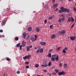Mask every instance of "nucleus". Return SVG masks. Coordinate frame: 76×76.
<instances>
[{"instance_id": "obj_1", "label": "nucleus", "mask_w": 76, "mask_h": 76, "mask_svg": "<svg viewBox=\"0 0 76 76\" xmlns=\"http://www.w3.org/2000/svg\"><path fill=\"white\" fill-rule=\"evenodd\" d=\"M44 65L42 64V67H47L48 66V61H45L43 63Z\"/></svg>"}, {"instance_id": "obj_2", "label": "nucleus", "mask_w": 76, "mask_h": 76, "mask_svg": "<svg viewBox=\"0 0 76 76\" xmlns=\"http://www.w3.org/2000/svg\"><path fill=\"white\" fill-rule=\"evenodd\" d=\"M74 20H75V19L73 18V17H69L68 18L67 21L68 22H70V21L71 20L73 22H74Z\"/></svg>"}, {"instance_id": "obj_3", "label": "nucleus", "mask_w": 76, "mask_h": 76, "mask_svg": "<svg viewBox=\"0 0 76 76\" xmlns=\"http://www.w3.org/2000/svg\"><path fill=\"white\" fill-rule=\"evenodd\" d=\"M61 10H62L63 12H66V9L62 7L61 8Z\"/></svg>"}, {"instance_id": "obj_4", "label": "nucleus", "mask_w": 76, "mask_h": 76, "mask_svg": "<svg viewBox=\"0 0 76 76\" xmlns=\"http://www.w3.org/2000/svg\"><path fill=\"white\" fill-rule=\"evenodd\" d=\"M66 33V30H63L61 31V32L59 34V35H61V34L63 35H64V34Z\"/></svg>"}, {"instance_id": "obj_5", "label": "nucleus", "mask_w": 76, "mask_h": 76, "mask_svg": "<svg viewBox=\"0 0 76 76\" xmlns=\"http://www.w3.org/2000/svg\"><path fill=\"white\" fill-rule=\"evenodd\" d=\"M58 74L59 76L60 75H63L65 74V72H64V71H62V72H58Z\"/></svg>"}, {"instance_id": "obj_6", "label": "nucleus", "mask_w": 76, "mask_h": 76, "mask_svg": "<svg viewBox=\"0 0 76 76\" xmlns=\"http://www.w3.org/2000/svg\"><path fill=\"white\" fill-rule=\"evenodd\" d=\"M76 38V36H72L70 37V39H71V40H72V41H74V40L75 39V38Z\"/></svg>"}, {"instance_id": "obj_7", "label": "nucleus", "mask_w": 76, "mask_h": 76, "mask_svg": "<svg viewBox=\"0 0 76 76\" xmlns=\"http://www.w3.org/2000/svg\"><path fill=\"white\" fill-rule=\"evenodd\" d=\"M23 38L24 39H25V38H26V33L25 32H24L23 34Z\"/></svg>"}, {"instance_id": "obj_8", "label": "nucleus", "mask_w": 76, "mask_h": 76, "mask_svg": "<svg viewBox=\"0 0 76 76\" xmlns=\"http://www.w3.org/2000/svg\"><path fill=\"white\" fill-rule=\"evenodd\" d=\"M56 37V34H53L51 36V38L52 39H54Z\"/></svg>"}, {"instance_id": "obj_9", "label": "nucleus", "mask_w": 76, "mask_h": 76, "mask_svg": "<svg viewBox=\"0 0 76 76\" xmlns=\"http://www.w3.org/2000/svg\"><path fill=\"white\" fill-rule=\"evenodd\" d=\"M45 9H48L49 8V6L47 5H45L44 6Z\"/></svg>"}, {"instance_id": "obj_10", "label": "nucleus", "mask_w": 76, "mask_h": 76, "mask_svg": "<svg viewBox=\"0 0 76 76\" xmlns=\"http://www.w3.org/2000/svg\"><path fill=\"white\" fill-rule=\"evenodd\" d=\"M31 40L32 42H34L35 41H36V40H37L36 39H35V38L34 37H32L31 38Z\"/></svg>"}, {"instance_id": "obj_11", "label": "nucleus", "mask_w": 76, "mask_h": 76, "mask_svg": "<svg viewBox=\"0 0 76 76\" xmlns=\"http://www.w3.org/2000/svg\"><path fill=\"white\" fill-rule=\"evenodd\" d=\"M39 44L42 45H45L46 44V43L45 42H41L39 43Z\"/></svg>"}, {"instance_id": "obj_12", "label": "nucleus", "mask_w": 76, "mask_h": 76, "mask_svg": "<svg viewBox=\"0 0 76 76\" xmlns=\"http://www.w3.org/2000/svg\"><path fill=\"white\" fill-rule=\"evenodd\" d=\"M44 51V49L42 48H41L39 49V52L41 53H43Z\"/></svg>"}, {"instance_id": "obj_13", "label": "nucleus", "mask_w": 76, "mask_h": 76, "mask_svg": "<svg viewBox=\"0 0 76 76\" xmlns=\"http://www.w3.org/2000/svg\"><path fill=\"white\" fill-rule=\"evenodd\" d=\"M26 45V43L24 42L23 41L22 42V47H25V45Z\"/></svg>"}, {"instance_id": "obj_14", "label": "nucleus", "mask_w": 76, "mask_h": 76, "mask_svg": "<svg viewBox=\"0 0 76 76\" xmlns=\"http://www.w3.org/2000/svg\"><path fill=\"white\" fill-rule=\"evenodd\" d=\"M36 30L37 32H39L40 31V29H39V28L38 27L37 28H36Z\"/></svg>"}, {"instance_id": "obj_15", "label": "nucleus", "mask_w": 76, "mask_h": 76, "mask_svg": "<svg viewBox=\"0 0 76 76\" xmlns=\"http://www.w3.org/2000/svg\"><path fill=\"white\" fill-rule=\"evenodd\" d=\"M57 6H58V4H56L53 6V7H54V8H56Z\"/></svg>"}, {"instance_id": "obj_16", "label": "nucleus", "mask_w": 76, "mask_h": 76, "mask_svg": "<svg viewBox=\"0 0 76 76\" xmlns=\"http://www.w3.org/2000/svg\"><path fill=\"white\" fill-rule=\"evenodd\" d=\"M52 57L54 58H56L57 57V55H53L52 56Z\"/></svg>"}, {"instance_id": "obj_17", "label": "nucleus", "mask_w": 76, "mask_h": 76, "mask_svg": "<svg viewBox=\"0 0 76 76\" xmlns=\"http://www.w3.org/2000/svg\"><path fill=\"white\" fill-rule=\"evenodd\" d=\"M47 57H50V58H51V54L49 53L48 55L47 56Z\"/></svg>"}, {"instance_id": "obj_18", "label": "nucleus", "mask_w": 76, "mask_h": 76, "mask_svg": "<svg viewBox=\"0 0 76 76\" xmlns=\"http://www.w3.org/2000/svg\"><path fill=\"white\" fill-rule=\"evenodd\" d=\"M28 58V56H25V57H23V59L24 60H26L27 58Z\"/></svg>"}, {"instance_id": "obj_19", "label": "nucleus", "mask_w": 76, "mask_h": 76, "mask_svg": "<svg viewBox=\"0 0 76 76\" xmlns=\"http://www.w3.org/2000/svg\"><path fill=\"white\" fill-rule=\"evenodd\" d=\"M32 27H28V31H31L32 30Z\"/></svg>"}, {"instance_id": "obj_20", "label": "nucleus", "mask_w": 76, "mask_h": 76, "mask_svg": "<svg viewBox=\"0 0 76 76\" xmlns=\"http://www.w3.org/2000/svg\"><path fill=\"white\" fill-rule=\"evenodd\" d=\"M64 68H66V67H67V64H64Z\"/></svg>"}, {"instance_id": "obj_21", "label": "nucleus", "mask_w": 76, "mask_h": 76, "mask_svg": "<svg viewBox=\"0 0 76 76\" xmlns=\"http://www.w3.org/2000/svg\"><path fill=\"white\" fill-rule=\"evenodd\" d=\"M51 60L52 61H55V58H54L53 57H52V58H51Z\"/></svg>"}, {"instance_id": "obj_22", "label": "nucleus", "mask_w": 76, "mask_h": 76, "mask_svg": "<svg viewBox=\"0 0 76 76\" xmlns=\"http://www.w3.org/2000/svg\"><path fill=\"white\" fill-rule=\"evenodd\" d=\"M51 64H52V63H51V62L50 61L48 63V65L49 66H51Z\"/></svg>"}, {"instance_id": "obj_23", "label": "nucleus", "mask_w": 76, "mask_h": 76, "mask_svg": "<svg viewBox=\"0 0 76 76\" xmlns=\"http://www.w3.org/2000/svg\"><path fill=\"white\" fill-rule=\"evenodd\" d=\"M20 45V43H19L18 44L16 45L17 47H19Z\"/></svg>"}, {"instance_id": "obj_24", "label": "nucleus", "mask_w": 76, "mask_h": 76, "mask_svg": "<svg viewBox=\"0 0 76 76\" xmlns=\"http://www.w3.org/2000/svg\"><path fill=\"white\" fill-rule=\"evenodd\" d=\"M35 67H36V68L38 67H39V64H36L35 65Z\"/></svg>"}, {"instance_id": "obj_25", "label": "nucleus", "mask_w": 76, "mask_h": 76, "mask_svg": "<svg viewBox=\"0 0 76 76\" xmlns=\"http://www.w3.org/2000/svg\"><path fill=\"white\" fill-rule=\"evenodd\" d=\"M5 23H6V22L5 21H3L1 23V25H4Z\"/></svg>"}, {"instance_id": "obj_26", "label": "nucleus", "mask_w": 76, "mask_h": 76, "mask_svg": "<svg viewBox=\"0 0 76 76\" xmlns=\"http://www.w3.org/2000/svg\"><path fill=\"white\" fill-rule=\"evenodd\" d=\"M32 46H29L27 47V48H28V49L31 48H32Z\"/></svg>"}, {"instance_id": "obj_27", "label": "nucleus", "mask_w": 76, "mask_h": 76, "mask_svg": "<svg viewBox=\"0 0 76 76\" xmlns=\"http://www.w3.org/2000/svg\"><path fill=\"white\" fill-rule=\"evenodd\" d=\"M55 71L56 73H58L59 72V70L57 69H55Z\"/></svg>"}, {"instance_id": "obj_28", "label": "nucleus", "mask_w": 76, "mask_h": 76, "mask_svg": "<svg viewBox=\"0 0 76 76\" xmlns=\"http://www.w3.org/2000/svg\"><path fill=\"white\" fill-rule=\"evenodd\" d=\"M19 39V38L18 37H16L15 38V41H18V40Z\"/></svg>"}, {"instance_id": "obj_29", "label": "nucleus", "mask_w": 76, "mask_h": 76, "mask_svg": "<svg viewBox=\"0 0 76 76\" xmlns=\"http://www.w3.org/2000/svg\"><path fill=\"white\" fill-rule=\"evenodd\" d=\"M27 56V58H31V55H28Z\"/></svg>"}, {"instance_id": "obj_30", "label": "nucleus", "mask_w": 76, "mask_h": 76, "mask_svg": "<svg viewBox=\"0 0 76 76\" xmlns=\"http://www.w3.org/2000/svg\"><path fill=\"white\" fill-rule=\"evenodd\" d=\"M66 12H70V10H69V9H66Z\"/></svg>"}, {"instance_id": "obj_31", "label": "nucleus", "mask_w": 76, "mask_h": 76, "mask_svg": "<svg viewBox=\"0 0 76 76\" xmlns=\"http://www.w3.org/2000/svg\"><path fill=\"white\" fill-rule=\"evenodd\" d=\"M59 13H63V12L62 10H59Z\"/></svg>"}, {"instance_id": "obj_32", "label": "nucleus", "mask_w": 76, "mask_h": 76, "mask_svg": "<svg viewBox=\"0 0 76 76\" xmlns=\"http://www.w3.org/2000/svg\"><path fill=\"white\" fill-rule=\"evenodd\" d=\"M53 25H51L50 26V29H53Z\"/></svg>"}, {"instance_id": "obj_33", "label": "nucleus", "mask_w": 76, "mask_h": 76, "mask_svg": "<svg viewBox=\"0 0 76 76\" xmlns=\"http://www.w3.org/2000/svg\"><path fill=\"white\" fill-rule=\"evenodd\" d=\"M39 52V49H38L36 51V53L37 54H38Z\"/></svg>"}, {"instance_id": "obj_34", "label": "nucleus", "mask_w": 76, "mask_h": 76, "mask_svg": "<svg viewBox=\"0 0 76 76\" xmlns=\"http://www.w3.org/2000/svg\"><path fill=\"white\" fill-rule=\"evenodd\" d=\"M61 20L62 21H64L65 20V19H64V18H61Z\"/></svg>"}, {"instance_id": "obj_35", "label": "nucleus", "mask_w": 76, "mask_h": 76, "mask_svg": "<svg viewBox=\"0 0 76 76\" xmlns=\"http://www.w3.org/2000/svg\"><path fill=\"white\" fill-rule=\"evenodd\" d=\"M60 50V47H58V48L56 49V51H58Z\"/></svg>"}, {"instance_id": "obj_36", "label": "nucleus", "mask_w": 76, "mask_h": 76, "mask_svg": "<svg viewBox=\"0 0 76 76\" xmlns=\"http://www.w3.org/2000/svg\"><path fill=\"white\" fill-rule=\"evenodd\" d=\"M75 23H73V24L71 26V28H73V27H74V26H75Z\"/></svg>"}, {"instance_id": "obj_37", "label": "nucleus", "mask_w": 76, "mask_h": 76, "mask_svg": "<svg viewBox=\"0 0 76 76\" xmlns=\"http://www.w3.org/2000/svg\"><path fill=\"white\" fill-rule=\"evenodd\" d=\"M58 21L59 22H61V19L60 18H59L58 20Z\"/></svg>"}, {"instance_id": "obj_38", "label": "nucleus", "mask_w": 76, "mask_h": 76, "mask_svg": "<svg viewBox=\"0 0 76 76\" xmlns=\"http://www.w3.org/2000/svg\"><path fill=\"white\" fill-rule=\"evenodd\" d=\"M63 52L64 53H66V50H64V49H63Z\"/></svg>"}, {"instance_id": "obj_39", "label": "nucleus", "mask_w": 76, "mask_h": 76, "mask_svg": "<svg viewBox=\"0 0 76 76\" xmlns=\"http://www.w3.org/2000/svg\"><path fill=\"white\" fill-rule=\"evenodd\" d=\"M37 37H38V35H34V37H35V39H36L37 40Z\"/></svg>"}, {"instance_id": "obj_40", "label": "nucleus", "mask_w": 76, "mask_h": 76, "mask_svg": "<svg viewBox=\"0 0 76 76\" xmlns=\"http://www.w3.org/2000/svg\"><path fill=\"white\" fill-rule=\"evenodd\" d=\"M26 64H29V62H25Z\"/></svg>"}, {"instance_id": "obj_41", "label": "nucleus", "mask_w": 76, "mask_h": 76, "mask_svg": "<svg viewBox=\"0 0 76 76\" xmlns=\"http://www.w3.org/2000/svg\"><path fill=\"white\" fill-rule=\"evenodd\" d=\"M6 60H7V61H10V59H9V58H7L6 59Z\"/></svg>"}, {"instance_id": "obj_42", "label": "nucleus", "mask_w": 76, "mask_h": 76, "mask_svg": "<svg viewBox=\"0 0 76 76\" xmlns=\"http://www.w3.org/2000/svg\"><path fill=\"white\" fill-rule=\"evenodd\" d=\"M52 19H53V18H52V17H51V16H50L49 18V19H50V20H51Z\"/></svg>"}, {"instance_id": "obj_43", "label": "nucleus", "mask_w": 76, "mask_h": 76, "mask_svg": "<svg viewBox=\"0 0 76 76\" xmlns=\"http://www.w3.org/2000/svg\"><path fill=\"white\" fill-rule=\"evenodd\" d=\"M45 24L46 23H47V20H45Z\"/></svg>"}, {"instance_id": "obj_44", "label": "nucleus", "mask_w": 76, "mask_h": 76, "mask_svg": "<svg viewBox=\"0 0 76 76\" xmlns=\"http://www.w3.org/2000/svg\"><path fill=\"white\" fill-rule=\"evenodd\" d=\"M59 66L60 67H62V64L61 63H60L59 64Z\"/></svg>"}, {"instance_id": "obj_45", "label": "nucleus", "mask_w": 76, "mask_h": 76, "mask_svg": "<svg viewBox=\"0 0 76 76\" xmlns=\"http://www.w3.org/2000/svg\"><path fill=\"white\" fill-rule=\"evenodd\" d=\"M64 50H65V51H67V50L68 49H67V48H65L64 49Z\"/></svg>"}, {"instance_id": "obj_46", "label": "nucleus", "mask_w": 76, "mask_h": 76, "mask_svg": "<svg viewBox=\"0 0 76 76\" xmlns=\"http://www.w3.org/2000/svg\"><path fill=\"white\" fill-rule=\"evenodd\" d=\"M22 47V45H20V50H21Z\"/></svg>"}, {"instance_id": "obj_47", "label": "nucleus", "mask_w": 76, "mask_h": 76, "mask_svg": "<svg viewBox=\"0 0 76 76\" xmlns=\"http://www.w3.org/2000/svg\"><path fill=\"white\" fill-rule=\"evenodd\" d=\"M17 74H19L20 73V71H18L17 72Z\"/></svg>"}, {"instance_id": "obj_48", "label": "nucleus", "mask_w": 76, "mask_h": 76, "mask_svg": "<svg viewBox=\"0 0 76 76\" xmlns=\"http://www.w3.org/2000/svg\"><path fill=\"white\" fill-rule=\"evenodd\" d=\"M53 51V49H50V50H49V51H50V52H49V53H50V52H51V51Z\"/></svg>"}, {"instance_id": "obj_49", "label": "nucleus", "mask_w": 76, "mask_h": 76, "mask_svg": "<svg viewBox=\"0 0 76 76\" xmlns=\"http://www.w3.org/2000/svg\"><path fill=\"white\" fill-rule=\"evenodd\" d=\"M51 16L52 18H54L55 17L54 15H51Z\"/></svg>"}, {"instance_id": "obj_50", "label": "nucleus", "mask_w": 76, "mask_h": 76, "mask_svg": "<svg viewBox=\"0 0 76 76\" xmlns=\"http://www.w3.org/2000/svg\"><path fill=\"white\" fill-rule=\"evenodd\" d=\"M29 66L27 65L26 66V69H29Z\"/></svg>"}, {"instance_id": "obj_51", "label": "nucleus", "mask_w": 76, "mask_h": 76, "mask_svg": "<svg viewBox=\"0 0 76 76\" xmlns=\"http://www.w3.org/2000/svg\"><path fill=\"white\" fill-rule=\"evenodd\" d=\"M3 32V31L1 29L0 30V32L2 33Z\"/></svg>"}, {"instance_id": "obj_52", "label": "nucleus", "mask_w": 76, "mask_h": 76, "mask_svg": "<svg viewBox=\"0 0 76 76\" xmlns=\"http://www.w3.org/2000/svg\"><path fill=\"white\" fill-rule=\"evenodd\" d=\"M27 51H29V49H28V48L27 47V49H26Z\"/></svg>"}, {"instance_id": "obj_53", "label": "nucleus", "mask_w": 76, "mask_h": 76, "mask_svg": "<svg viewBox=\"0 0 76 76\" xmlns=\"http://www.w3.org/2000/svg\"><path fill=\"white\" fill-rule=\"evenodd\" d=\"M55 60H56L57 61V60H58V58H55Z\"/></svg>"}, {"instance_id": "obj_54", "label": "nucleus", "mask_w": 76, "mask_h": 76, "mask_svg": "<svg viewBox=\"0 0 76 76\" xmlns=\"http://www.w3.org/2000/svg\"><path fill=\"white\" fill-rule=\"evenodd\" d=\"M73 9L75 11V10H76V8L75 7H74Z\"/></svg>"}, {"instance_id": "obj_55", "label": "nucleus", "mask_w": 76, "mask_h": 76, "mask_svg": "<svg viewBox=\"0 0 76 76\" xmlns=\"http://www.w3.org/2000/svg\"><path fill=\"white\" fill-rule=\"evenodd\" d=\"M47 70H44V72L45 73V72H47Z\"/></svg>"}, {"instance_id": "obj_56", "label": "nucleus", "mask_w": 76, "mask_h": 76, "mask_svg": "<svg viewBox=\"0 0 76 76\" xmlns=\"http://www.w3.org/2000/svg\"><path fill=\"white\" fill-rule=\"evenodd\" d=\"M47 75H49L50 76H51V74H50L48 73L47 74Z\"/></svg>"}, {"instance_id": "obj_57", "label": "nucleus", "mask_w": 76, "mask_h": 76, "mask_svg": "<svg viewBox=\"0 0 76 76\" xmlns=\"http://www.w3.org/2000/svg\"><path fill=\"white\" fill-rule=\"evenodd\" d=\"M34 49L35 50H37V48L36 47H34Z\"/></svg>"}, {"instance_id": "obj_58", "label": "nucleus", "mask_w": 76, "mask_h": 76, "mask_svg": "<svg viewBox=\"0 0 76 76\" xmlns=\"http://www.w3.org/2000/svg\"><path fill=\"white\" fill-rule=\"evenodd\" d=\"M60 2H61V3H63V0H60Z\"/></svg>"}, {"instance_id": "obj_59", "label": "nucleus", "mask_w": 76, "mask_h": 76, "mask_svg": "<svg viewBox=\"0 0 76 76\" xmlns=\"http://www.w3.org/2000/svg\"><path fill=\"white\" fill-rule=\"evenodd\" d=\"M69 16H70V14H68L67 15V16H68V17H69Z\"/></svg>"}, {"instance_id": "obj_60", "label": "nucleus", "mask_w": 76, "mask_h": 76, "mask_svg": "<svg viewBox=\"0 0 76 76\" xmlns=\"http://www.w3.org/2000/svg\"><path fill=\"white\" fill-rule=\"evenodd\" d=\"M53 74H54V75H56V72H53Z\"/></svg>"}, {"instance_id": "obj_61", "label": "nucleus", "mask_w": 76, "mask_h": 76, "mask_svg": "<svg viewBox=\"0 0 76 76\" xmlns=\"http://www.w3.org/2000/svg\"><path fill=\"white\" fill-rule=\"evenodd\" d=\"M48 24H51V22H49L48 23Z\"/></svg>"}, {"instance_id": "obj_62", "label": "nucleus", "mask_w": 76, "mask_h": 76, "mask_svg": "<svg viewBox=\"0 0 76 76\" xmlns=\"http://www.w3.org/2000/svg\"><path fill=\"white\" fill-rule=\"evenodd\" d=\"M55 1V0H53L52 1V2H53V3H54Z\"/></svg>"}, {"instance_id": "obj_63", "label": "nucleus", "mask_w": 76, "mask_h": 76, "mask_svg": "<svg viewBox=\"0 0 76 76\" xmlns=\"http://www.w3.org/2000/svg\"><path fill=\"white\" fill-rule=\"evenodd\" d=\"M2 37H3V38H4L5 37L4 36L2 35Z\"/></svg>"}, {"instance_id": "obj_64", "label": "nucleus", "mask_w": 76, "mask_h": 76, "mask_svg": "<svg viewBox=\"0 0 76 76\" xmlns=\"http://www.w3.org/2000/svg\"><path fill=\"white\" fill-rule=\"evenodd\" d=\"M60 32H61V31H59L58 32V34H59V33H60Z\"/></svg>"}]
</instances>
